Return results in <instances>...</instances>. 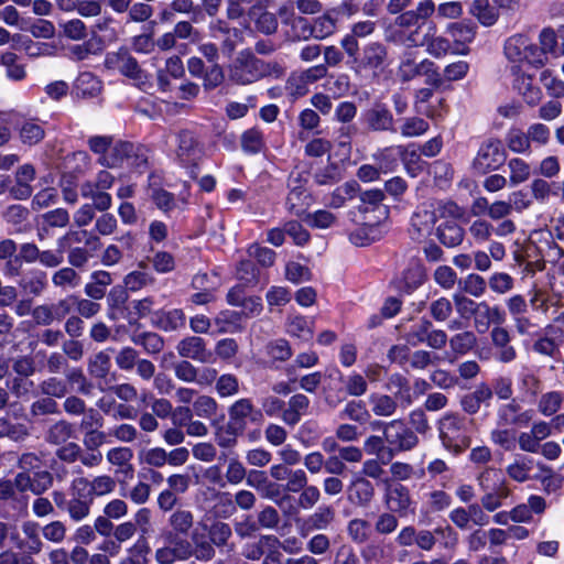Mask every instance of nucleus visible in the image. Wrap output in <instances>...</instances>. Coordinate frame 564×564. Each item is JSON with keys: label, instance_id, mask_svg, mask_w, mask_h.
Masks as SVG:
<instances>
[{"label": "nucleus", "instance_id": "nucleus-39", "mask_svg": "<svg viewBox=\"0 0 564 564\" xmlns=\"http://www.w3.org/2000/svg\"><path fill=\"white\" fill-rule=\"evenodd\" d=\"M437 238L444 246L453 248L462 243L464 239V229L457 225L454 219L446 218V220L437 228Z\"/></svg>", "mask_w": 564, "mask_h": 564}, {"label": "nucleus", "instance_id": "nucleus-19", "mask_svg": "<svg viewBox=\"0 0 564 564\" xmlns=\"http://www.w3.org/2000/svg\"><path fill=\"white\" fill-rule=\"evenodd\" d=\"M490 339L496 349V359L502 364L512 362L517 358V350L510 344L511 336L507 328L496 326L490 332Z\"/></svg>", "mask_w": 564, "mask_h": 564}, {"label": "nucleus", "instance_id": "nucleus-59", "mask_svg": "<svg viewBox=\"0 0 564 564\" xmlns=\"http://www.w3.org/2000/svg\"><path fill=\"white\" fill-rule=\"evenodd\" d=\"M232 535L231 527L223 521H215L208 528V538L213 547H224Z\"/></svg>", "mask_w": 564, "mask_h": 564}, {"label": "nucleus", "instance_id": "nucleus-35", "mask_svg": "<svg viewBox=\"0 0 564 564\" xmlns=\"http://www.w3.org/2000/svg\"><path fill=\"white\" fill-rule=\"evenodd\" d=\"M191 558L194 557L199 562H209L216 555V550L213 547V543L207 535L204 533L199 534L194 531L191 535Z\"/></svg>", "mask_w": 564, "mask_h": 564}, {"label": "nucleus", "instance_id": "nucleus-52", "mask_svg": "<svg viewBox=\"0 0 564 564\" xmlns=\"http://www.w3.org/2000/svg\"><path fill=\"white\" fill-rule=\"evenodd\" d=\"M52 283L61 289H75L80 284V275L73 267H63L53 273Z\"/></svg>", "mask_w": 564, "mask_h": 564}, {"label": "nucleus", "instance_id": "nucleus-51", "mask_svg": "<svg viewBox=\"0 0 564 564\" xmlns=\"http://www.w3.org/2000/svg\"><path fill=\"white\" fill-rule=\"evenodd\" d=\"M30 436L29 427L22 423H12L0 417V438L8 437L14 442H23Z\"/></svg>", "mask_w": 564, "mask_h": 564}, {"label": "nucleus", "instance_id": "nucleus-12", "mask_svg": "<svg viewBox=\"0 0 564 564\" xmlns=\"http://www.w3.org/2000/svg\"><path fill=\"white\" fill-rule=\"evenodd\" d=\"M261 59L250 51H241L230 66L229 76L231 80L240 85H247L259 80Z\"/></svg>", "mask_w": 564, "mask_h": 564}, {"label": "nucleus", "instance_id": "nucleus-9", "mask_svg": "<svg viewBox=\"0 0 564 564\" xmlns=\"http://www.w3.org/2000/svg\"><path fill=\"white\" fill-rule=\"evenodd\" d=\"M533 415V410L523 409L517 399H511L497 405L495 423L498 427H527L532 423Z\"/></svg>", "mask_w": 564, "mask_h": 564}, {"label": "nucleus", "instance_id": "nucleus-62", "mask_svg": "<svg viewBox=\"0 0 564 564\" xmlns=\"http://www.w3.org/2000/svg\"><path fill=\"white\" fill-rule=\"evenodd\" d=\"M431 327L432 322L426 318H422L419 323L412 325L403 336L406 344L409 346L416 347L420 344L425 343Z\"/></svg>", "mask_w": 564, "mask_h": 564}, {"label": "nucleus", "instance_id": "nucleus-16", "mask_svg": "<svg viewBox=\"0 0 564 564\" xmlns=\"http://www.w3.org/2000/svg\"><path fill=\"white\" fill-rule=\"evenodd\" d=\"M384 501L388 509L398 513L400 517H405L410 512H413L411 494L404 485H388L386 488Z\"/></svg>", "mask_w": 564, "mask_h": 564}, {"label": "nucleus", "instance_id": "nucleus-21", "mask_svg": "<svg viewBox=\"0 0 564 564\" xmlns=\"http://www.w3.org/2000/svg\"><path fill=\"white\" fill-rule=\"evenodd\" d=\"M177 352L181 357L199 362H210L212 352L206 349L205 340L197 336H189L177 344Z\"/></svg>", "mask_w": 564, "mask_h": 564}, {"label": "nucleus", "instance_id": "nucleus-24", "mask_svg": "<svg viewBox=\"0 0 564 564\" xmlns=\"http://www.w3.org/2000/svg\"><path fill=\"white\" fill-rule=\"evenodd\" d=\"M335 520V510L330 506H321L317 510L310 514L302 528L300 533L302 536H306L313 531L326 530Z\"/></svg>", "mask_w": 564, "mask_h": 564}, {"label": "nucleus", "instance_id": "nucleus-32", "mask_svg": "<svg viewBox=\"0 0 564 564\" xmlns=\"http://www.w3.org/2000/svg\"><path fill=\"white\" fill-rule=\"evenodd\" d=\"M435 534L441 535L446 540H451L452 544H455L457 541V534L453 530L451 525L438 527L434 531L430 530H420L416 534V542L419 549L423 551H431L436 544Z\"/></svg>", "mask_w": 564, "mask_h": 564}, {"label": "nucleus", "instance_id": "nucleus-10", "mask_svg": "<svg viewBox=\"0 0 564 564\" xmlns=\"http://www.w3.org/2000/svg\"><path fill=\"white\" fill-rule=\"evenodd\" d=\"M175 160L183 166H196L203 158L204 150L194 132L182 130L175 134Z\"/></svg>", "mask_w": 564, "mask_h": 564}, {"label": "nucleus", "instance_id": "nucleus-61", "mask_svg": "<svg viewBox=\"0 0 564 564\" xmlns=\"http://www.w3.org/2000/svg\"><path fill=\"white\" fill-rule=\"evenodd\" d=\"M304 221L312 228L328 229L337 224V216L329 210L318 209L307 214Z\"/></svg>", "mask_w": 564, "mask_h": 564}, {"label": "nucleus", "instance_id": "nucleus-3", "mask_svg": "<svg viewBox=\"0 0 564 564\" xmlns=\"http://www.w3.org/2000/svg\"><path fill=\"white\" fill-rule=\"evenodd\" d=\"M68 492L69 497L63 491H53L52 498L57 509L67 513L75 522L88 518L94 501L76 477L70 481Z\"/></svg>", "mask_w": 564, "mask_h": 564}, {"label": "nucleus", "instance_id": "nucleus-20", "mask_svg": "<svg viewBox=\"0 0 564 564\" xmlns=\"http://www.w3.org/2000/svg\"><path fill=\"white\" fill-rule=\"evenodd\" d=\"M290 192L286 196L285 207L290 214L301 216L310 205V195L300 183V174L290 177Z\"/></svg>", "mask_w": 564, "mask_h": 564}, {"label": "nucleus", "instance_id": "nucleus-6", "mask_svg": "<svg viewBox=\"0 0 564 564\" xmlns=\"http://www.w3.org/2000/svg\"><path fill=\"white\" fill-rule=\"evenodd\" d=\"M383 435L389 445L390 460L395 453L408 452L419 444V437L415 432L408 427L402 420H392L383 423Z\"/></svg>", "mask_w": 564, "mask_h": 564}, {"label": "nucleus", "instance_id": "nucleus-55", "mask_svg": "<svg viewBox=\"0 0 564 564\" xmlns=\"http://www.w3.org/2000/svg\"><path fill=\"white\" fill-rule=\"evenodd\" d=\"M533 460L525 456H518L512 464H510L506 471L508 476L518 481L524 482L530 478Z\"/></svg>", "mask_w": 564, "mask_h": 564}, {"label": "nucleus", "instance_id": "nucleus-2", "mask_svg": "<svg viewBox=\"0 0 564 564\" xmlns=\"http://www.w3.org/2000/svg\"><path fill=\"white\" fill-rule=\"evenodd\" d=\"M435 11V3L432 0L419 2L415 10H408L395 18V25L400 29V40L408 46L425 44L421 35V29L426 19Z\"/></svg>", "mask_w": 564, "mask_h": 564}, {"label": "nucleus", "instance_id": "nucleus-15", "mask_svg": "<svg viewBox=\"0 0 564 564\" xmlns=\"http://www.w3.org/2000/svg\"><path fill=\"white\" fill-rule=\"evenodd\" d=\"M230 422L240 430L246 427L247 421L252 424H262L263 413L261 409L256 408L251 399L241 398L235 401L228 409Z\"/></svg>", "mask_w": 564, "mask_h": 564}, {"label": "nucleus", "instance_id": "nucleus-50", "mask_svg": "<svg viewBox=\"0 0 564 564\" xmlns=\"http://www.w3.org/2000/svg\"><path fill=\"white\" fill-rule=\"evenodd\" d=\"M510 489L506 484H499L498 488L486 491L481 497L480 502L482 508L488 512H494L502 506V500L508 498Z\"/></svg>", "mask_w": 564, "mask_h": 564}, {"label": "nucleus", "instance_id": "nucleus-33", "mask_svg": "<svg viewBox=\"0 0 564 564\" xmlns=\"http://www.w3.org/2000/svg\"><path fill=\"white\" fill-rule=\"evenodd\" d=\"M104 50V43L100 37L94 35L80 44L70 45L67 48V55L72 61L80 62L91 55H98Z\"/></svg>", "mask_w": 564, "mask_h": 564}, {"label": "nucleus", "instance_id": "nucleus-27", "mask_svg": "<svg viewBox=\"0 0 564 564\" xmlns=\"http://www.w3.org/2000/svg\"><path fill=\"white\" fill-rule=\"evenodd\" d=\"M53 485V475L50 471H37L31 477L28 473L18 474V486L25 491L30 490L34 495H41Z\"/></svg>", "mask_w": 564, "mask_h": 564}, {"label": "nucleus", "instance_id": "nucleus-41", "mask_svg": "<svg viewBox=\"0 0 564 564\" xmlns=\"http://www.w3.org/2000/svg\"><path fill=\"white\" fill-rule=\"evenodd\" d=\"M360 205L358 209L360 213L379 212L381 217H386L387 209L382 205L384 193L381 189H369L360 194Z\"/></svg>", "mask_w": 564, "mask_h": 564}, {"label": "nucleus", "instance_id": "nucleus-45", "mask_svg": "<svg viewBox=\"0 0 564 564\" xmlns=\"http://www.w3.org/2000/svg\"><path fill=\"white\" fill-rule=\"evenodd\" d=\"M509 171V186L514 187L531 177V165L521 158H512L507 163Z\"/></svg>", "mask_w": 564, "mask_h": 564}, {"label": "nucleus", "instance_id": "nucleus-60", "mask_svg": "<svg viewBox=\"0 0 564 564\" xmlns=\"http://www.w3.org/2000/svg\"><path fill=\"white\" fill-rule=\"evenodd\" d=\"M238 313L223 312L214 319V326L217 334H235L241 330V325L238 322Z\"/></svg>", "mask_w": 564, "mask_h": 564}, {"label": "nucleus", "instance_id": "nucleus-49", "mask_svg": "<svg viewBox=\"0 0 564 564\" xmlns=\"http://www.w3.org/2000/svg\"><path fill=\"white\" fill-rule=\"evenodd\" d=\"M563 404V394L560 391L542 393L538 401V411L544 416H552L557 413Z\"/></svg>", "mask_w": 564, "mask_h": 564}, {"label": "nucleus", "instance_id": "nucleus-5", "mask_svg": "<svg viewBox=\"0 0 564 564\" xmlns=\"http://www.w3.org/2000/svg\"><path fill=\"white\" fill-rule=\"evenodd\" d=\"M159 541L161 544L155 549L154 558L158 564H175L186 562L191 558V541L173 531H163Z\"/></svg>", "mask_w": 564, "mask_h": 564}, {"label": "nucleus", "instance_id": "nucleus-8", "mask_svg": "<svg viewBox=\"0 0 564 564\" xmlns=\"http://www.w3.org/2000/svg\"><path fill=\"white\" fill-rule=\"evenodd\" d=\"M388 58V48L384 44L380 42H370L362 47L352 68L358 74L367 72L373 77H378L387 67Z\"/></svg>", "mask_w": 564, "mask_h": 564}, {"label": "nucleus", "instance_id": "nucleus-36", "mask_svg": "<svg viewBox=\"0 0 564 564\" xmlns=\"http://www.w3.org/2000/svg\"><path fill=\"white\" fill-rule=\"evenodd\" d=\"M514 88L522 96L523 100L531 107L539 105L543 98L541 88L533 85L532 77L525 74L517 75Z\"/></svg>", "mask_w": 564, "mask_h": 564}, {"label": "nucleus", "instance_id": "nucleus-63", "mask_svg": "<svg viewBox=\"0 0 564 564\" xmlns=\"http://www.w3.org/2000/svg\"><path fill=\"white\" fill-rule=\"evenodd\" d=\"M506 143L510 151L518 154L531 153V145L527 135L519 129L510 130L506 137Z\"/></svg>", "mask_w": 564, "mask_h": 564}, {"label": "nucleus", "instance_id": "nucleus-11", "mask_svg": "<svg viewBox=\"0 0 564 564\" xmlns=\"http://www.w3.org/2000/svg\"><path fill=\"white\" fill-rule=\"evenodd\" d=\"M359 121L368 132L394 131L393 113L383 102H373L361 112Z\"/></svg>", "mask_w": 564, "mask_h": 564}, {"label": "nucleus", "instance_id": "nucleus-30", "mask_svg": "<svg viewBox=\"0 0 564 564\" xmlns=\"http://www.w3.org/2000/svg\"><path fill=\"white\" fill-rule=\"evenodd\" d=\"M348 500L358 507H367L375 497V487L366 478H358L348 488Z\"/></svg>", "mask_w": 564, "mask_h": 564}, {"label": "nucleus", "instance_id": "nucleus-14", "mask_svg": "<svg viewBox=\"0 0 564 564\" xmlns=\"http://www.w3.org/2000/svg\"><path fill=\"white\" fill-rule=\"evenodd\" d=\"M66 234L83 235L79 236L78 241H69V246L65 247L68 264L74 269H82L88 263L91 254L86 248L79 247L78 245L84 243L85 246H90L98 242L99 238L85 229L69 230Z\"/></svg>", "mask_w": 564, "mask_h": 564}, {"label": "nucleus", "instance_id": "nucleus-31", "mask_svg": "<svg viewBox=\"0 0 564 564\" xmlns=\"http://www.w3.org/2000/svg\"><path fill=\"white\" fill-rule=\"evenodd\" d=\"M101 89V80L91 72L80 73L74 83V91L80 98H95Z\"/></svg>", "mask_w": 564, "mask_h": 564}, {"label": "nucleus", "instance_id": "nucleus-53", "mask_svg": "<svg viewBox=\"0 0 564 564\" xmlns=\"http://www.w3.org/2000/svg\"><path fill=\"white\" fill-rule=\"evenodd\" d=\"M66 383H68L73 390L84 395H90L94 390V384L85 376L80 368H72L65 373Z\"/></svg>", "mask_w": 564, "mask_h": 564}, {"label": "nucleus", "instance_id": "nucleus-4", "mask_svg": "<svg viewBox=\"0 0 564 564\" xmlns=\"http://www.w3.org/2000/svg\"><path fill=\"white\" fill-rule=\"evenodd\" d=\"M438 437L442 445L455 454L470 446L466 419L457 413H446L437 422Z\"/></svg>", "mask_w": 564, "mask_h": 564}, {"label": "nucleus", "instance_id": "nucleus-58", "mask_svg": "<svg viewBox=\"0 0 564 564\" xmlns=\"http://www.w3.org/2000/svg\"><path fill=\"white\" fill-rule=\"evenodd\" d=\"M150 546L144 540H138L127 550V555L122 557L119 564H148Z\"/></svg>", "mask_w": 564, "mask_h": 564}, {"label": "nucleus", "instance_id": "nucleus-34", "mask_svg": "<svg viewBox=\"0 0 564 564\" xmlns=\"http://www.w3.org/2000/svg\"><path fill=\"white\" fill-rule=\"evenodd\" d=\"M134 151V144L126 141L116 142L107 154L99 158L98 162L107 167H117L128 162L129 155Z\"/></svg>", "mask_w": 564, "mask_h": 564}, {"label": "nucleus", "instance_id": "nucleus-28", "mask_svg": "<svg viewBox=\"0 0 564 564\" xmlns=\"http://www.w3.org/2000/svg\"><path fill=\"white\" fill-rule=\"evenodd\" d=\"M448 361L454 362L457 358L470 352L477 345V336L471 330H464L453 335L449 340Z\"/></svg>", "mask_w": 564, "mask_h": 564}, {"label": "nucleus", "instance_id": "nucleus-48", "mask_svg": "<svg viewBox=\"0 0 564 564\" xmlns=\"http://www.w3.org/2000/svg\"><path fill=\"white\" fill-rule=\"evenodd\" d=\"M280 540L274 535H262L259 541L248 543L243 546L242 555L251 561H258L265 553V547L279 546Z\"/></svg>", "mask_w": 564, "mask_h": 564}, {"label": "nucleus", "instance_id": "nucleus-22", "mask_svg": "<svg viewBox=\"0 0 564 564\" xmlns=\"http://www.w3.org/2000/svg\"><path fill=\"white\" fill-rule=\"evenodd\" d=\"M132 458L133 451L126 446L112 447L106 453L107 462L111 466L116 467L115 474L123 475L126 478H131L133 476L134 468L131 463Z\"/></svg>", "mask_w": 564, "mask_h": 564}, {"label": "nucleus", "instance_id": "nucleus-13", "mask_svg": "<svg viewBox=\"0 0 564 564\" xmlns=\"http://www.w3.org/2000/svg\"><path fill=\"white\" fill-rule=\"evenodd\" d=\"M104 65L108 70L118 72L126 77L142 78V69L138 61L126 48L107 53Z\"/></svg>", "mask_w": 564, "mask_h": 564}, {"label": "nucleus", "instance_id": "nucleus-37", "mask_svg": "<svg viewBox=\"0 0 564 564\" xmlns=\"http://www.w3.org/2000/svg\"><path fill=\"white\" fill-rule=\"evenodd\" d=\"M112 283L111 274L104 270L90 274V281L85 285V294L95 301L106 295L107 288Z\"/></svg>", "mask_w": 564, "mask_h": 564}, {"label": "nucleus", "instance_id": "nucleus-40", "mask_svg": "<svg viewBox=\"0 0 564 564\" xmlns=\"http://www.w3.org/2000/svg\"><path fill=\"white\" fill-rule=\"evenodd\" d=\"M370 411L376 416H392L398 410L397 400L388 394L371 393L368 398Z\"/></svg>", "mask_w": 564, "mask_h": 564}, {"label": "nucleus", "instance_id": "nucleus-29", "mask_svg": "<svg viewBox=\"0 0 564 564\" xmlns=\"http://www.w3.org/2000/svg\"><path fill=\"white\" fill-rule=\"evenodd\" d=\"M310 406V399L297 393L292 395L288 401V408H284L281 419L289 426H295L306 414Z\"/></svg>", "mask_w": 564, "mask_h": 564}, {"label": "nucleus", "instance_id": "nucleus-56", "mask_svg": "<svg viewBox=\"0 0 564 564\" xmlns=\"http://www.w3.org/2000/svg\"><path fill=\"white\" fill-rule=\"evenodd\" d=\"M111 368L110 356L106 351H99L88 360V372L96 379H104Z\"/></svg>", "mask_w": 564, "mask_h": 564}, {"label": "nucleus", "instance_id": "nucleus-42", "mask_svg": "<svg viewBox=\"0 0 564 564\" xmlns=\"http://www.w3.org/2000/svg\"><path fill=\"white\" fill-rule=\"evenodd\" d=\"M469 13L484 26L494 25L499 18L497 9L490 4L489 0H474Z\"/></svg>", "mask_w": 564, "mask_h": 564}, {"label": "nucleus", "instance_id": "nucleus-26", "mask_svg": "<svg viewBox=\"0 0 564 564\" xmlns=\"http://www.w3.org/2000/svg\"><path fill=\"white\" fill-rule=\"evenodd\" d=\"M82 234H65L57 239V248L55 250L47 249L41 251L39 262L46 268H56L64 262L65 247L69 246V241H78Z\"/></svg>", "mask_w": 564, "mask_h": 564}, {"label": "nucleus", "instance_id": "nucleus-7", "mask_svg": "<svg viewBox=\"0 0 564 564\" xmlns=\"http://www.w3.org/2000/svg\"><path fill=\"white\" fill-rule=\"evenodd\" d=\"M506 159L507 153L502 142L498 139H488L480 144L471 162V169L474 173L485 175L498 170Z\"/></svg>", "mask_w": 564, "mask_h": 564}, {"label": "nucleus", "instance_id": "nucleus-47", "mask_svg": "<svg viewBox=\"0 0 564 564\" xmlns=\"http://www.w3.org/2000/svg\"><path fill=\"white\" fill-rule=\"evenodd\" d=\"M286 333L292 337L308 341L313 338V323L304 316H291L286 323Z\"/></svg>", "mask_w": 564, "mask_h": 564}, {"label": "nucleus", "instance_id": "nucleus-54", "mask_svg": "<svg viewBox=\"0 0 564 564\" xmlns=\"http://www.w3.org/2000/svg\"><path fill=\"white\" fill-rule=\"evenodd\" d=\"M44 137V128L34 121H25L19 129V138L21 142L29 147L40 143Z\"/></svg>", "mask_w": 564, "mask_h": 564}, {"label": "nucleus", "instance_id": "nucleus-18", "mask_svg": "<svg viewBox=\"0 0 564 564\" xmlns=\"http://www.w3.org/2000/svg\"><path fill=\"white\" fill-rule=\"evenodd\" d=\"M327 75V67L324 64L312 66L300 74H293L288 79V88L293 94L304 95L307 93V86L316 83Z\"/></svg>", "mask_w": 564, "mask_h": 564}, {"label": "nucleus", "instance_id": "nucleus-1", "mask_svg": "<svg viewBox=\"0 0 564 564\" xmlns=\"http://www.w3.org/2000/svg\"><path fill=\"white\" fill-rule=\"evenodd\" d=\"M464 210L452 200L430 199L417 206L411 218V226L419 237L430 235L437 219H459Z\"/></svg>", "mask_w": 564, "mask_h": 564}, {"label": "nucleus", "instance_id": "nucleus-23", "mask_svg": "<svg viewBox=\"0 0 564 564\" xmlns=\"http://www.w3.org/2000/svg\"><path fill=\"white\" fill-rule=\"evenodd\" d=\"M23 540L17 542V547L28 555H37L42 552L44 543L40 536V525L34 521H24L21 525Z\"/></svg>", "mask_w": 564, "mask_h": 564}, {"label": "nucleus", "instance_id": "nucleus-57", "mask_svg": "<svg viewBox=\"0 0 564 564\" xmlns=\"http://www.w3.org/2000/svg\"><path fill=\"white\" fill-rule=\"evenodd\" d=\"M336 31V19L325 13L313 21L311 34L316 40H324Z\"/></svg>", "mask_w": 564, "mask_h": 564}, {"label": "nucleus", "instance_id": "nucleus-17", "mask_svg": "<svg viewBox=\"0 0 564 564\" xmlns=\"http://www.w3.org/2000/svg\"><path fill=\"white\" fill-rule=\"evenodd\" d=\"M506 322V313L498 305H490L486 301L479 302L474 316V327L478 333H486L491 325L500 326Z\"/></svg>", "mask_w": 564, "mask_h": 564}, {"label": "nucleus", "instance_id": "nucleus-46", "mask_svg": "<svg viewBox=\"0 0 564 564\" xmlns=\"http://www.w3.org/2000/svg\"><path fill=\"white\" fill-rule=\"evenodd\" d=\"M73 436V425L65 420H59L47 429L45 433V441L52 445H62L67 443V441Z\"/></svg>", "mask_w": 564, "mask_h": 564}, {"label": "nucleus", "instance_id": "nucleus-64", "mask_svg": "<svg viewBox=\"0 0 564 564\" xmlns=\"http://www.w3.org/2000/svg\"><path fill=\"white\" fill-rule=\"evenodd\" d=\"M140 464L154 468L163 467L166 462V451L162 447L142 448L138 453Z\"/></svg>", "mask_w": 564, "mask_h": 564}, {"label": "nucleus", "instance_id": "nucleus-43", "mask_svg": "<svg viewBox=\"0 0 564 564\" xmlns=\"http://www.w3.org/2000/svg\"><path fill=\"white\" fill-rule=\"evenodd\" d=\"M529 37L524 34H514L505 42L503 52L511 63H522L524 51L528 47Z\"/></svg>", "mask_w": 564, "mask_h": 564}, {"label": "nucleus", "instance_id": "nucleus-38", "mask_svg": "<svg viewBox=\"0 0 564 564\" xmlns=\"http://www.w3.org/2000/svg\"><path fill=\"white\" fill-rule=\"evenodd\" d=\"M25 492L18 486V474L14 479H0V500L1 501H13L14 507L25 510L28 507V500L19 495Z\"/></svg>", "mask_w": 564, "mask_h": 564}, {"label": "nucleus", "instance_id": "nucleus-44", "mask_svg": "<svg viewBox=\"0 0 564 564\" xmlns=\"http://www.w3.org/2000/svg\"><path fill=\"white\" fill-rule=\"evenodd\" d=\"M170 531L185 536L194 525V514L191 510L184 508L175 509L169 517Z\"/></svg>", "mask_w": 564, "mask_h": 564}, {"label": "nucleus", "instance_id": "nucleus-25", "mask_svg": "<svg viewBox=\"0 0 564 564\" xmlns=\"http://www.w3.org/2000/svg\"><path fill=\"white\" fill-rule=\"evenodd\" d=\"M76 478L93 500L112 494L117 487L116 479L110 475H99L91 480L80 475Z\"/></svg>", "mask_w": 564, "mask_h": 564}]
</instances>
